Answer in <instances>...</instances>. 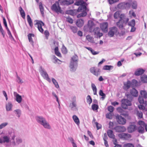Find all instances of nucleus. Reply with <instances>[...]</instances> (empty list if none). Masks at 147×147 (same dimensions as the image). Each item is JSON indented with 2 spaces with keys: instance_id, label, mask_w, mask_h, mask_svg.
I'll return each instance as SVG.
<instances>
[{
  "instance_id": "1",
  "label": "nucleus",
  "mask_w": 147,
  "mask_h": 147,
  "mask_svg": "<svg viewBox=\"0 0 147 147\" xmlns=\"http://www.w3.org/2000/svg\"><path fill=\"white\" fill-rule=\"evenodd\" d=\"M140 95L139 96L138 100L140 103L142 105H138V108L140 110L144 111H147V108L145 107L147 105L146 99L147 98V92L145 91L141 90L140 92Z\"/></svg>"
},
{
  "instance_id": "2",
  "label": "nucleus",
  "mask_w": 147,
  "mask_h": 147,
  "mask_svg": "<svg viewBox=\"0 0 147 147\" xmlns=\"http://www.w3.org/2000/svg\"><path fill=\"white\" fill-rule=\"evenodd\" d=\"M75 5L78 6L80 5L77 10L78 12L82 11L81 13L77 15L78 18L84 17L87 14L86 11V7L85 5H86V3L85 2H84L83 0H80L76 2L75 3Z\"/></svg>"
},
{
  "instance_id": "3",
  "label": "nucleus",
  "mask_w": 147,
  "mask_h": 147,
  "mask_svg": "<svg viewBox=\"0 0 147 147\" xmlns=\"http://www.w3.org/2000/svg\"><path fill=\"white\" fill-rule=\"evenodd\" d=\"M78 58L77 55L73 56L70 60L69 67L71 71L74 72L77 69L78 66Z\"/></svg>"
},
{
  "instance_id": "4",
  "label": "nucleus",
  "mask_w": 147,
  "mask_h": 147,
  "mask_svg": "<svg viewBox=\"0 0 147 147\" xmlns=\"http://www.w3.org/2000/svg\"><path fill=\"white\" fill-rule=\"evenodd\" d=\"M0 138V143H3L5 142H8L10 140L11 143L13 145H17L22 142L21 138Z\"/></svg>"
},
{
  "instance_id": "5",
  "label": "nucleus",
  "mask_w": 147,
  "mask_h": 147,
  "mask_svg": "<svg viewBox=\"0 0 147 147\" xmlns=\"http://www.w3.org/2000/svg\"><path fill=\"white\" fill-rule=\"evenodd\" d=\"M37 122L42 125L44 128L50 129L51 128L49 123L47 121L46 119L42 116H37L36 117Z\"/></svg>"
},
{
  "instance_id": "6",
  "label": "nucleus",
  "mask_w": 147,
  "mask_h": 147,
  "mask_svg": "<svg viewBox=\"0 0 147 147\" xmlns=\"http://www.w3.org/2000/svg\"><path fill=\"white\" fill-rule=\"evenodd\" d=\"M138 124L140 125L138 129V131L139 133H143L144 132V128L146 131H147V124L142 121H139Z\"/></svg>"
},
{
  "instance_id": "7",
  "label": "nucleus",
  "mask_w": 147,
  "mask_h": 147,
  "mask_svg": "<svg viewBox=\"0 0 147 147\" xmlns=\"http://www.w3.org/2000/svg\"><path fill=\"white\" fill-rule=\"evenodd\" d=\"M39 71L42 76L43 78L49 82H51V80L49 77V76L46 71L41 66H40Z\"/></svg>"
},
{
  "instance_id": "8",
  "label": "nucleus",
  "mask_w": 147,
  "mask_h": 147,
  "mask_svg": "<svg viewBox=\"0 0 147 147\" xmlns=\"http://www.w3.org/2000/svg\"><path fill=\"white\" fill-rule=\"evenodd\" d=\"M51 9L52 11L57 13H61L62 10L60 7L59 2L56 1L51 7Z\"/></svg>"
},
{
  "instance_id": "9",
  "label": "nucleus",
  "mask_w": 147,
  "mask_h": 147,
  "mask_svg": "<svg viewBox=\"0 0 147 147\" xmlns=\"http://www.w3.org/2000/svg\"><path fill=\"white\" fill-rule=\"evenodd\" d=\"M1 135H3L4 136L3 138H9L10 137H11V138H15L16 137V136L15 135L14 131L13 129H11L9 130L8 131V134L6 135H5L3 131H2V132L1 134Z\"/></svg>"
},
{
  "instance_id": "10",
  "label": "nucleus",
  "mask_w": 147,
  "mask_h": 147,
  "mask_svg": "<svg viewBox=\"0 0 147 147\" xmlns=\"http://www.w3.org/2000/svg\"><path fill=\"white\" fill-rule=\"evenodd\" d=\"M128 21L129 19L128 18L125 19V20H120L117 23V25L119 28L122 29L123 27L126 24Z\"/></svg>"
},
{
  "instance_id": "11",
  "label": "nucleus",
  "mask_w": 147,
  "mask_h": 147,
  "mask_svg": "<svg viewBox=\"0 0 147 147\" xmlns=\"http://www.w3.org/2000/svg\"><path fill=\"white\" fill-rule=\"evenodd\" d=\"M121 107L125 109L127 108L128 106H130L131 105V101L127 99H123L121 100Z\"/></svg>"
},
{
  "instance_id": "12",
  "label": "nucleus",
  "mask_w": 147,
  "mask_h": 147,
  "mask_svg": "<svg viewBox=\"0 0 147 147\" xmlns=\"http://www.w3.org/2000/svg\"><path fill=\"white\" fill-rule=\"evenodd\" d=\"M90 70L91 73L96 76H98L100 74V70L98 68L92 67L90 69Z\"/></svg>"
},
{
  "instance_id": "13",
  "label": "nucleus",
  "mask_w": 147,
  "mask_h": 147,
  "mask_svg": "<svg viewBox=\"0 0 147 147\" xmlns=\"http://www.w3.org/2000/svg\"><path fill=\"white\" fill-rule=\"evenodd\" d=\"M77 106L76 97H74L73 100L69 104V107L71 110L76 111L77 110Z\"/></svg>"
},
{
  "instance_id": "14",
  "label": "nucleus",
  "mask_w": 147,
  "mask_h": 147,
  "mask_svg": "<svg viewBox=\"0 0 147 147\" xmlns=\"http://www.w3.org/2000/svg\"><path fill=\"white\" fill-rule=\"evenodd\" d=\"M117 121L120 124L124 125L126 123V120L121 116L117 115L116 116Z\"/></svg>"
},
{
  "instance_id": "15",
  "label": "nucleus",
  "mask_w": 147,
  "mask_h": 147,
  "mask_svg": "<svg viewBox=\"0 0 147 147\" xmlns=\"http://www.w3.org/2000/svg\"><path fill=\"white\" fill-rule=\"evenodd\" d=\"M117 31L118 29L116 27L113 26L111 28L108 32L109 36L110 37L113 36L114 34L117 33Z\"/></svg>"
},
{
  "instance_id": "16",
  "label": "nucleus",
  "mask_w": 147,
  "mask_h": 147,
  "mask_svg": "<svg viewBox=\"0 0 147 147\" xmlns=\"http://www.w3.org/2000/svg\"><path fill=\"white\" fill-rule=\"evenodd\" d=\"M113 129L117 132H124L126 130V128L124 126L118 125L114 127Z\"/></svg>"
},
{
  "instance_id": "17",
  "label": "nucleus",
  "mask_w": 147,
  "mask_h": 147,
  "mask_svg": "<svg viewBox=\"0 0 147 147\" xmlns=\"http://www.w3.org/2000/svg\"><path fill=\"white\" fill-rule=\"evenodd\" d=\"M37 25V28L40 32L42 33L43 32L44 30L42 28V26L44 25V24L42 21H37L35 25Z\"/></svg>"
},
{
  "instance_id": "18",
  "label": "nucleus",
  "mask_w": 147,
  "mask_h": 147,
  "mask_svg": "<svg viewBox=\"0 0 147 147\" xmlns=\"http://www.w3.org/2000/svg\"><path fill=\"white\" fill-rule=\"evenodd\" d=\"M108 23L107 22L100 24V28L103 32H107L108 30Z\"/></svg>"
},
{
  "instance_id": "19",
  "label": "nucleus",
  "mask_w": 147,
  "mask_h": 147,
  "mask_svg": "<svg viewBox=\"0 0 147 147\" xmlns=\"http://www.w3.org/2000/svg\"><path fill=\"white\" fill-rule=\"evenodd\" d=\"M136 129V126L134 124H131L129 125L128 127L127 130L129 133H132Z\"/></svg>"
},
{
  "instance_id": "20",
  "label": "nucleus",
  "mask_w": 147,
  "mask_h": 147,
  "mask_svg": "<svg viewBox=\"0 0 147 147\" xmlns=\"http://www.w3.org/2000/svg\"><path fill=\"white\" fill-rule=\"evenodd\" d=\"M74 2L73 0H65L62 1L61 4L62 5H68L73 3Z\"/></svg>"
},
{
  "instance_id": "21",
  "label": "nucleus",
  "mask_w": 147,
  "mask_h": 147,
  "mask_svg": "<svg viewBox=\"0 0 147 147\" xmlns=\"http://www.w3.org/2000/svg\"><path fill=\"white\" fill-rule=\"evenodd\" d=\"M94 25V22L91 20H89L88 22L87 26L89 28L90 32H91L92 31L93 27Z\"/></svg>"
},
{
  "instance_id": "22",
  "label": "nucleus",
  "mask_w": 147,
  "mask_h": 147,
  "mask_svg": "<svg viewBox=\"0 0 147 147\" xmlns=\"http://www.w3.org/2000/svg\"><path fill=\"white\" fill-rule=\"evenodd\" d=\"M131 82L129 80H128L126 83L124 84L123 88L127 90L131 87Z\"/></svg>"
},
{
  "instance_id": "23",
  "label": "nucleus",
  "mask_w": 147,
  "mask_h": 147,
  "mask_svg": "<svg viewBox=\"0 0 147 147\" xmlns=\"http://www.w3.org/2000/svg\"><path fill=\"white\" fill-rule=\"evenodd\" d=\"M118 136L119 138H130L131 136L130 134H128L122 133L118 135Z\"/></svg>"
},
{
  "instance_id": "24",
  "label": "nucleus",
  "mask_w": 147,
  "mask_h": 147,
  "mask_svg": "<svg viewBox=\"0 0 147 147\" xmlns=\"http://www.w3.org/2000/svg\"><path fill=\"white\" fill-rule=\"evenodd\" d=\"M12 107L13 105L11 102H8L6 104V109L7 111H11Z\"/></svg>"
},
{
  "instance_id": "25",
  "label": "nucleus",
  "mask_w": 147,
  "mask_h": 147,
  "mask_svg": "<svg viewBox=\"0 0 147 147\" xmlns=\"http://www.w3.org/2000/svg\"><path fill=\"white\" fill-rule=\"evenodd\" d=\"M28 38L29 42L32 44V46L34 47V42L32 40V37H34V35L33 34L30 33L28 35Z\"/></svg>"
},
{
  "instance_id": "26",
  "label": "nucleus",
  "mask_w": 147,
  "mask_h": 147,
  "mask_svg": "<svg viewBox=\"0 0 147 147\" xmlns=\"http://www.w3.org/2000/svg\"><path fill=\"white\" fill-rule=\"evenodd\" d=\"M84 24V20L81 19H78L77 20L76 24L77 26L78 27H81Z\"/></svg>"
},
{
  "instance_id": "27",
  "label": "nucleus",
  "mask_w": 147,
  "mask_h": 147,
  "mask_svg": "<svg viewBox=\"0 0 147 147\" xmlns=\"http://www.w3.org/2000/svg\"><path fill=\"white\" fill-rule=\"evenodd\" d=\"M130 93L132 96L136 97L138 95V92L135 89L133 88L130 91Z\"/></svg>"
},
{
  "instance_id": "28",
  "label": "nucleus",
  "mask_w": 147,
  "mask_h": 147,
  "mask_svg": "<svg viewBox=\"0 0 147 147\" xmlns=\"http://www.w3.org/2000/svg\"><path fill=\"white\" fill-rule=\"evenodd\" d=\"M144 72V70L142 69H139L136 71L135 73L136 76H138L142 74Z\"/></svg>"
},
{
  "instance_id": "29",
  "label": "nucleus",
  "mask_w": 147,
  "mask_h": 147,
  "mask_svg": "<svg viewBox=\"0 0 147 147\" xmlns=\"http://www.w3.org/2000/svg\"><path fill=\"white\" fill-rule=\"evenodd\" d=\"M72 118L75 123L77 125H79L80 123L79 119L77 116L74 115L73 116Z\"/></svg>"
},
{
  "instance_id": "30",
  "label": "nucleus",
  "mask_w": 147,
  "mask_h": 147,
  "mask_svg": "<svg viewBox=\"0 0 147 147\" xmlns=\"http://www.w3.org/2000/svg\"><path fill=\"white\" fill-rule=\"evenodd\" d=\"M107 133L108 136L109 138H115V136L113 134V131L111 130H108Z\"/></svg>"
},
{
  "instance_id": "31",
  "label": "nucleus",
  "mask_w": 147,
  "mask_h": 147,
  "mask_svg": "<svg viewBox=\"0 0 147 147\" xmlns=\"http://www.w3.org/2000/svg\"><path fill=\"white\" fill-rule=\"evenodd\" d=\"M16 100L18 103H20L22 100V98L21 96L19 94H17L16 95Z\"/></svg>"
},
{
  "instance_id": "32",
  "label": "nucleus",
  "mask_w": 147,
  "mask_h": 147,
  "mask_svg": "<svg viewBox=\"0 0 147 147\" xmlns=\"http://www.w3.org/2000/svg\"><path fill=\"white\" fill-rule=\"evenodd\" d=\"M91 87L93 92L94 95H97V88L95 85L93 83L91 84Z\"/></svg>"
},
{
  "instance_id": "33",
  "label": "nucleus",
  "mask_w": 147,
  "mask_h": 147,
  "mask_svg": "<svg viewBox=\"0 0 147 147\" xmlns=\"http://www.w3.org/2000/svg\"><path fill=\"white\" fill-rule=\"evenodd\" d=\"M27 21L29 24V25L32 28L33 26L32 20L29 15H27Z\"/></svg>"
},
{
  "instance_id": "34",
  "label": "nucleus",
  "mask_w": 147,
  "mask_h": 147,
  "mask_svg": "<svg viewBox=\"0 0 147 147\" xmlns=\"http://www.w3.org/2000/svg\"><path fill=\"white\" fill-rule=\"evenodd\" d=\"M141 81L144 83H147V76L145 75H144L141 77Z\"/></svg>"
},
{
  "instance_id": "35",
  "label": "nucleus",
  "mask_w": 147,
  "mask_h": 147,
  "mask_svg": "<svg viewBox=\"0 0 147 147\" xmlns=\"http://www.w3.org/2000/svg\"><path fill=\"white\" fill-rule=\"evenodd\" d=\"M52 80L55 87L57 88H59V86L56 80L54 78H52Z\"/></svg>"
},
{
  "instance_id": "36",
  "label": "nucleus",
  "mask_w": 147,
  "mask_h": 147,
  "mask_svg": "<svg viewBox=\"0 0 147 147\" xmlns=\"http://www.w3.org/2000/svg\"><path fill=\"white\" fill-rule=\"evenodd\" d=\"M86 39L89 42H92L93 41V38L90 35H88L86 36Z\"/></svg>"
},
{
  "instance_id": "37",
  "label": "nucleus",
  "mask_w": 147,
  "mask_h": 147,
  "mask_svg": "<svg viewBox=\"0 0 147 147\" xmlns=\"http://www.w3.org/2000/svg\"><path fill=\"white\" fill-rule=\"evenodd\" d=\"M128 25L131 26H135V20L134 19H133L131 21L129 22L128 23Z\"/></svg>"
},
{
  "instance_id": "38",
  "label": "nucleus",
  "mask_w": 147,
  "mask_h": 147,
  "mask_svg": "<svg viewBox=\"0 0 147 147\" xmlns=\"http://www.w3.org/2000/svg\"><path fill=\"white\" fill-rule=\"evenodd\" d=\"M131 85L132 87L134 86H137L138 85V82L135 80H133L131 82Z\"/></svg>"
},
{
  "instance_id": "39",
  "label": "nucleus",
  "mask_w": 147,
  "mask_h": 147,
  "mask_svg": "<svg viewBox=\"0 0 147 147\" xmlns=\"http://www.w3.org/2000/svg\"><path fill=\"white\" fill-rule=\"evenodd\" d=\"M55 54L59 57L61 56V54L58 51V47H56L55 49Z\"/></svg>"
},
{
  "instance_id": "40",
  "label": "nucleus",
  "mask_w": 147,
  "mask_h": 147,
  "mask_svg": "<svg viewBox=\"0 0 147 147\" xmlns=\"http://www.w3.org/2000/svg\"><path fill=\"white\" fill-rule=\"evenodd\" d=\"M99 94L100 96H102L101 98H102L103 100H104L106 97V95L103 92L102 90H100Z\"/></svg>"
},
{
  "instance_id": "41",
  "label": "nucleus",
  "mask_w": 147,
  "mask_h": 147,
  "mask_svg": "<svg viewBox=\"0 0 147 147\" xmlns=\"http://www.w3.org/2000/svg\"><path fill=\"white\" fill-rule=\"evenodd\" d=\"M87 102L90 105L92 102V99L91 98L90 96L88 95L86 97Z\"/></svg>"
},
{
  "instance_id": "42",
  "label": "nucleus",
  "mask_w": 147,
  "mask_h": 147,
  "mask_svg": "<svg viewBox=\"0 0 147 147\" xmlns=\"http://www.w3.org/2000/svg\"><path fill=\"white\" fill-rule=\"evenodd\" d=\"M8 124V122H4L0 124V129H2L5 127Z\"/></svg>"
},
{
  "instance_id": "43",
  "label": "nucleus",
  "mask_w": 147,
  "mask_h": 147,
  "mask_svg": "<svg viewBox=\"0 0 147 147\" xmlns=\"http://www.w3.org/2000/svg\"><path fill=\"white\" fill-rule=\"evenodd\" d=\"M132 7L133 9H136L137 8V3L136 1H133L131 4Z\"/></svg>"
},
{
  "instance_id": "44",
  "label": "nucleus",
  "mask_w": 147,
  "mask_h": 147,
  "mask_svg": "<svg viewBox=\"0 0 147 147\" xmlns=\"http://www.w3.org/2000/svg\"><path fill=\"white\" fill-rule=\"evenodd\" d=\"M113 66L111 65H106L104 66L103 67V69L106 70H110L111 68H113Z\"/></svg>"
},
{
  "instance_id": "45",
  "label": "nucleus",
  "mask_w": 147,
  "mask_h": 147,
  "mask_svg": "<svg viewBox=\"0 0 147 147\" xmlns=\"http://www.w3.org/2000/svg\"><path fill=\"white\" fill-rule=\"evenodd\" d=\"M121 114L125 117H127L129 115L128 112L124 110Z\"/></svg>"
},
{
  "instance_id": "46",
  "label": "nucleus",
  "mask_w": 147,
  "mask_h": 147,
  "mask_svg": "<svg viewBox=\"0 0 147 147\" xmlns=\"http://www.w3.org/2000/svg\"><path fill=\"white\" fill-rule=\"evenodd\" d=\"M100 29L99 28L96 27L93 30V31L95 34L97 35L100 32Z\"/></svg>"
},
{
  "instance_id": "47",
  "label": "nucleus",
  "mask_w": 147,
  "mask_h": 147,
  "mask_svg": "<svg viewBox=\"0 0 147 147\" xmlns=\"http://www.w3.org/2000/svg\"><path fill=\"white\" fill-rule=\"evenodd\" d=\"M92 109L93 111L97 110L98 108V105L94 104H93L92 106Z\"/></svg>"
},
{
  "instance_id": "48",
  "label": "nucleus",
  "mask_w": 147,
  "mask_h": 147,
  "mask_svg": "<svg viewBox=\"0 0 147 147\" xmlns=\"http://www.w3.org/2000/svg\"><path fill=\"white\" fill-rule=\"evenodd\" d=\"M120 13L119 11H117L114 15V18L115 19H117L119 17Z\"/></svg>"
},
{
  "instance_id": "49",
  "label": "nucleus",
  "mask_w": 147,
  "mask_h": 147,
  "mask_svg": "<svg viewBox=\"0 0 147 147\" xmlns=\"http://www.w3.org/2000/svg\"><path fill=\"white\" fill-rule=\"evenodd\" d=\"M39 7L41 13L43 15L44 14V7L42 4H40L39 5Z\"/></svg>"
},
{
  "instance_id": "50",
  "label": "nucleus",
  "mask_w": 147,
  "mask_h": 147,
  "mask_svg": "<svg viewBox=\"0 0 147 147\" xmlns=\"http://www.w3.org/2000/svg\"><path fill=\"white\" fill-rule=\"evenodd\" d=\"M70 28L74 33H76L77 32L78 29L76 27L72 26L70 27Z\"/></svg>"
},
{
  "instance_id": "51",
  "label": "nucleus",
  "mask_w": 147,
  "mask_h": 147,
  "mask_svg": "<svg viewBox=\"0 0 147 147\" xmlns=\"http://www.w3.org/2000/svg\"><path fill=\"white\" fill-rule=\"evenodd\" d=\"M15 112V113L18 115V116L19 117H20L21 114V111L20 109H16L14 111Z\"/></svg>"
},
{
  "instance_id": "52",
  "label": "nucleus",
  "mask_w": 147,
  "mask_h": 147,
  "mask_svg": "<svg viewBox=\"0 0 147 147\" xmlns=\"http://www.w3.org/2000/svg\"><path fill=\"white\" fill-rule=\"evenodd\" d=\"M17 81L19 84H22L23 82L20 78L17 75Z\"/></svg>"
},
{
  "instance_id": "53",
  "label": "nucleus",
  "mask_w": 147,
  "mask_h": 147,
  "mask_svg": "<svg viewBox=\"0 0 147 147\" xmlns=\"http://www.w3.org/2000/svg\"><path fill=\"white\" fill-rule=\"evenodd\" d=\"M52 94L56 98V101L58 102V103L59 104V106H60V104H59V101L58 98L57 96L56 95V94H55V93L54 92H52Z\"/></svg>"
},
{
  "instance_id": "54",
  "label": "nucleus",
  "mask_w": 147,
  "mask_h": 147,
  "mask_svg": "<svg viewBox=\"0 0 147 147\" xmlns=\"http://www.w3.org/2000/svg\"><path fill=\"white\" fill-rule=\"evenodd\" d=\"M70 141L73 147H77L76 144L74 142L73 138H70Z\"/></svg>"
},
{
  "instance_id": "55",
  "label": "nucleus",
  "mask_w": 147,
  "mask_h": 147,
  "mask_svg": "<svg viewBox=\"0 0 147 147\" xmlns=\"http://www.w3.org/2000/svg\"><path fill=\"white\" fill-rule=\"evenodd\" d=\"M137 114L139 118H141L142 117L143 113L141 112L137 111Z\"/></svg>"
},
{
  "instance_id": "56",
  "label": "nucleus",
  "mask_w": 147,
  "mask_h": 147,
  "mask_svg": "<svg viewBox=\"0 0 147 147\" xmlns=\"http://www.w3.org/2000/svg\"><path fill=\"white\" fill-rule=\"evenodd\" d=\"M66 21L67 22L71 24L73 22V20L69 17L66 18Z\"/></svg>"
},
{
  "instance_id": "57",
  "label": "nucleus",
  "mask_w": 147,
  "mask_h": 147,
  "mask_svg": "<svg viewBox=\"0 0 147 147\" xmlns=\"http://www.w3.org/2000/svg\"><path fill=\"white\" fill-rule=\"evenodd\" d=\"M106 117L107 118L111 119L112 118V115L111 113H107L106 115Z\"/></svg>"
},
{
  "instance_id": "58",
  "label": "nucleus",
  "mask_w": 147,
  "mask_h": 147,
  "mask_svg": "<svg viewBox=\"0 0 147 147\" xmlns=\"http://www.w3.org/2000/svg\"><path fill=\"white\" fill-rule=\"evenodd\" d=\"M108 110L111 113L113 111L114 107L112 106H109L108 108Z\"/></svg>"
},
{
  "instance_id": "59",
  "label": "nucleus",
  "mask_w": 147,
  "mask_h": 147,
  "mask_svg": "<svg viewBox=\"0 0 147 147\" xmlns=\"http://www.w3.org/2000/svg\"><path fill=\"white\" fill-rule=\"evenodd\" d=\"M124 146V147H134V146L131 144L127 143L125 144Z\"/></svg>"
},
{
  "instance_id": "60",
  "label": "nucleus",
  "mask_w": 147,
  "mask_h": 147,
  "mask_svg": "<svg viewBox=\"0 0 147 147\" xmlns=\"http://www.w3.org/2000/svg\"><path fill=\"white\" fill-rule=\"evenodd\" d=\"M20 13L22 17L23 18H24L25 17V14L24 10H23L22 11H20Z\"/></svg>"
},
{
  "instance_id": "61",
  "label": "nucleus",
  "mask_w": 147,
  "mask_h": 147,
  "mask_svg": "<svg viewBox=\"0 0 147 147\" xmlns=\"http://www.w3.org/2000/svg\"><path fill=\"white\" fill-rule=\"evenodd\" d=\"M125 15L124 14H121L119 16V18L120 20H125Z\"/></svg>"
},
{
  "instance_id": "62",
  "label": "nucleus",
  "mask_w": 147,
  "mask_h": 147,
  "mask_svg": "<svg viewBox=\"0 0 147 147\" xmlns=\"http://www.w3.org/2000/svg\"><path fill=\"white\" fill-rule=\"evenodd\" d=\"M109 3L110 4H112L114 3L117 2L118 0H109Z\"/></svg>"
},
{
  "instance_id": "63",
  "label": "nucleus",
  "mask_w": 147,
  "mask_h": 147,
  "mask_svg": "<svg viewBox=\"0 0 147 147\" xmlns=\"http://www.w3.org/2000/svg\"><path fill=\"white\" fill-rule=\"evenodd\" d=\"M117 111L119 112L121 114L122 113L123 111H124L121 107H119L117 108Z\"/></svg>"
},
{
  "instance_id": "64",
  "label": "nucleus",
  "mask_w": 147,
  "mask_h": 147,
  "mask_svg": "<svg viewBox=\"0 0 147 147\" xmlns=\"http://www.w3.org/2000/svg\"><path fill=\"white\" fill-rule=\"evenodd\" d=\"M95 124L96 126L97 129L98 130L101 128V126L100 124H99L97 122H95Z\"/></svg>"
}]
</instances>
